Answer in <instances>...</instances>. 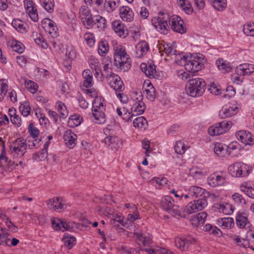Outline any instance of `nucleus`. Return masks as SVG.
<instances>
[{"label": "nucleus", "instance_id": "4d7b16f0", "mask_svg": "<svg viewBox=\"0 0 254 254\" xmlns=\"http://www.w3.org/2000/svg\"><path fill=\"white\" fill-rule=\"evenodd\" d=\"M84 39L89 46L92 47L94 45L95 39L92 33L90 32L86 33L84 35Z\"/></svg>", "mask_w": 254, "mask_h": 254}, {"label": "nucleus", "instance_id": "2eb2a0df", "mask_svg": "<svg viewBox=\"0 0 254 254\" xmlns=\"http://www.w3.org/2000/svg\"><path fill=\"white\" fill-rule=\"evenodd\" d=\"M120 15L123 20L130 22L133 19L134 13L132 10L127 6H123L120 8Z\"/></svg>", "mask_w": 254, "mask_h": 254}, {"label": "nucleus", "instance_id": "5701e85b", "mask_svg": "<svg viewBox=\"0 0 254 254\" xmlns=\"http://www.w3.org/2000/svg\"><path fill=\"white\" fill-rule=\"evenodd\" d=\"M52 224L53 228L58 231L60 230L64 232L68 230L70 228V226L65 222L58 218H54L52 220Z\"/></svg>", "mask_w": 254, "mask_h": 254}, {"label": "nucleus", "instance_id": "79ce46f5", "mask_svg": "<svg viewBox=\"0 0 254 254\" xmlns=\"http://www.w3.org/2000/svg\"><path fill=\"white\" fill-rule=\"evenodd\" d=\"M94 25L97 24L98 28L100 29H104L106 27L107 21L106 19L100 16L97 15L94 16Z\"/></svg>", "mask_w": 254, "mask_h": 254}, {"label": "nucleus", "instance_id": "58836bf2", "mask_svg": "<svg viewBox=\"0 0 254 254\" xmlns=\"http://www.w3.org/2000/svg\"><path fill=\"white\" fill-rule=\"evenodd\" d=\"M5 152L2 151L0 155V166L3 167L6 164L11 169H13L15 163L13 161L8 160V158L4 155Z\"/></svg>", "mask_w": 254, "mask_h": 254}, {"label": "nucleus", "instance_id": "3c124183", "mask_svg": "<svg viewBox=\"0 0 254 254\" xmlns=\"http://www.w3.org/2000/svg\"><path fill=\"white\" fill-rule=\"evenodd\" d=\"M63 241L65 246L71 249L75 244L76 239L72 236H66L64 237Z\"/></svg>", "mask_w": 254, "mask_h": 254}, {"label": "nucleus", "instance_id": "72a5a7b5", "mask_svg": "<svg viewBox=\"0 0 254 254\" xmlns=\"http://www.w3.org/2000/svg\"><path fill=\"white\" fill-rule=\"evenodd\" d=\"M231 238L234 243L240 247L246 248L249 247V243L240 236L235 235L232 236Z\"/></svg>", "mask_w": 254, "mask_h": 254}, {"label": "nucleus", "instance_id": "c85d7f7f", "mask_svg": "<svg viewBox=\"0 0 254 254\" xmlns=\"http://www.w3.org/2000/svg\"><path fill=\"white\" fill-rule=\"evenodd\" d=\"M149 50L148 44L145 42H141L138 43L136 46V53L137 56L141 58L144 55L146 54Z\"/></svg>", "mask_w": 254, "mask_h": 254}, {"label": "nucleus", "instance_id": "603ef678", "mask_svg": "<svg viewBox=\"0 0 254 254\" xmlns=\"http://www.w3.org/2000/svg\"><path fill=\"white\" fill-rule=\"evenodd\" d=\"M25 84L26 88L32 93L36 92L38 90V86L31 80H25Z\"/></svg>", "mask_w": 254, "mask_h": 254}, {"label": "nucleus", "instance_id": "ea45409f", "mask_svg": "<svg viewBox=\"0 0 254 254\" xmlns=\"http://www.w3.org/2000/svg\"><path fill=\"white\" fill-rule=\"evenodd\" d=\"M12 26L21 33L26 32L25 25L23 21L18 19H14L11 23Z\"/></svg>", "mask_w": 254, "mask_h": 254}, {"label": "nucleus", "instance_id": "a18cd8bd", "mask_svg": "<svg viewBox=\"0 0 254 254\" xmlns=\"http://www.w3.org/2000/svg\"><path fill=\"white\" fill-rule=\"evenodd\" d=\"M240 177L248 176L252 171V167L248 165L240 162Z\"/></svg>", "mask_w": 254, "mask_h": 254}, {"label": "nucleus", "instance_id": "ddd939ff", "mask_svg": "<svg viewBox=\"0 0 254 254\" xmlns=\"http://www.w3.org/2000/svg\"><path fill=\"white\" fill-rule=\"evenodd\" d=\"M24 5L30 18L34 22L38 20V15L35 3L32 0H25Z\"/></svg>", "mask_w": 254, "mask_h": 254}, {"label": "nucleus", "instance_id": "4c0bfd02", "mask_svg": "<svg viewBox=\"0 0 254 254\" xmlns=\"http://www.w3.org/2000/svg\"><path fill=\"white\" fill-rule=\"evenodd\" d=\"M220 226L223 228L230 229L234 226V221L232 218L225 217L218 220Z\"/></svg>", "mask_w": 254, "mask_h": 254}, {"label": "nucleus", "instance_id": "c03bdc74", "mask_svg": "<svg viewBox=\"0 0 254 254\" xmlns=\"http://www.w3.org/2000/svg\"><path fill=\"white\" fill-rule=\"evenodd\" d=\"M207 197L202 196L201 198L197 200H193V201L195 202L196 207L198 211L202 210L207 206L208 202L206 199Z\"/></svg>", "mask_w": 254, "mask_h": 254}, {"label": "nucleus", "instance_id": "1a4fd4ad", "mask_svg": "<svg viewBox=\"0 0 254 254\" xmlns=\"http://www.w3.org/2000/svg\"><path fill=\"white\" fill-rule=\"evenodd\" d=\"M27 144L23 138H18L10 145V150L14 156L20 157L26 152Z\"/></svg>", "mask_w": 254, "mask_h": 254}, {"label": "nucleus", "instance_id": "a878e982", "mask_svg": "<svg viewBox=\"0 0 254 254\" xmlns=\"http://www.w3.org/2000/svg\"><path fill=\"white\" fill-rule=\"evenodd\" d=\"M82 76L84 79L83 86L87 88L91 87L93 85V76L91 70L88 69L84 70L82 72Z\"/></svg>", "mask_w": 254, "mask_h": 254}, {"label": "nucleus", "instance_id": "f704fd0d", "mask_svg": "<svg viewBox=\"0 0 254 254\" xmlns=\"http://www.w3.org/2000/svg\"><path fill=\"white\" fill-rule=\"evenodd\" d=\"M240 162H236L228 168L229 174L233 177H240Z\"/></svg>", "mask_w": 254, "mask_h": 254}, {"label": "nucleus", "instance_id": "49530a36", "mask_svg": "<svg viewBox=\"0 0 254 254\" xmlns=\"http://www.w3.org/2000/svg\"><path fill=\"white\" fill-rule=\"evenodd\" d=\"M11 47L14 51L19 54L23 53L24 50V46L21 42L17 41H11Z\"/></svg>", "mask_w": 254, "mask_h": 254}, {"label": "nucleus", "instance_id": "2f4dec72", "mask_svg": "<svg viewBox=\"0 0 254 254\" xmlns=\"http://www.w3.org/2000/svg\"><path fill=\"white\" fill-rule=\"evenodd\" d=\"M236 114V109L232 107H223L219 111V116L222 119L230 117Z\"/></svg>", "mask_w": 254, "mask_h": 254}, {"label": "nucleus", "instance_id": "5fc2aeb1", "mask_svg": "<svg viewBox=\"0 0 254 254\" xmlns=\"http://www.w3.org/2000/svg\"><path fill=\"white\" fill-rule=\"evenodd\" d=\"M19 110L23 116H28L30 114V111L29 103L25 102L23 104H21L19 107Z\"/></svg>", "mask_w": 254, "mask_h": 254}, {"label": "nucleus", "instance_id": "cd10ccee", "mask_svg": "<svg viewBox=\"0 0 254 254\" xmlns=\"http://www.w3.org/2000/svg\"><path fill=\"white\" fill-rule=\"evenodd\" d=\"M216 64L219 69L223 73L229 72L232 68L231 64L222 59L216 61Z\"/></svg>", "mask_w": 254, "mask_h": 254}, {"label": "nucleus", "instance_id": "6e6552de", "mask_svg": "<svg viewBox=\"0 0 254 254\" xmlns=\"http://www.w3.org/2000/svg\"><path fill=\"white\" fill-rule=\"evenodd\" d=\"M232 126L231 121H223L208 128V133L211 136L218 135L228 131Z\"/></svg>", "mask_w": 254, "mask_h": 254}, {"label": "nucleus", "instance_id": "a19ab883", "mask_svg": "<svg viewBox=\"0 0 254 254\" xmlns=\"http://www.w3.org/2000/svg\"><path fill=\"white\" fill-rule=\"evenodd\" d=\"M58 111L60 114V117L63 119L66 118L68 114V112L64 104L61 101H58L57 103Z\"/></svg>", "mask_w": 254, "mask_h": 254}, {"label": "nucleus", "instance_id": "e2e57ef3", "mask_svg": "<svg viewBox=\"0 0 254 254\" xmlns=\"http://www.w3.org/2000/svg\"><path fill=\"white\" fill-rule=\"evenodd\" d=\"M226 92H228V93H223L222 95L223 97L225 98H230L232 96H234L236 93L234 88L231 86L227 87L226 89Z\"/></svg>", "mask_w": 254, "mask_h": 254}, {"label": "nucleus", "instance_id": "9b49d317", "mask_svg": "<svg viewBox=\"0 0 254 254\" xmlns=\"http://www.w3.org/2000/svg\"><path fill=\"white\" fill-rule=\"evenodd\" d=\"M81 21L85 27L91 29L94 25V17H92L91 10L87 7L82 8L80 10Z\"/></svg>", "mask_w": 254, "mask_h": 254}, {"label": "nucleus", "instance_id": "37998d69", "mask_svg": "<svg viewBox=\"0 0 254 254\" xmlns=\"http://www.w3.org/2000/svg\"><path fill=\"white\" fill-rule=\"evenodd\" d=\"M243 32L247 36H254V22H247L244 25Z\"/></svg>", "mask_w": 254, "mask_h": 254}, {"label": "nucleus", "instance_id": "0e129e2a", "mask_svg": "<svg viewBox=\"0 0 254 254\" xmlns=\"http://www.w3.org/2000/svg\"><path fill=\"white\" fill-rule=\"evenodd\" d=\"M142 148L145 149V154L147 156H149V153L151 152L150 150V142L148 140L144 139L142 142Z\"/></svg>", "mask_w": 254, "mask_h": 254}, {"label": "nucleus", "instance_id": "dca6fc26", "mask_svg": "<svg viewBox=\"0 0 254 254\" xmlns=\"http://www.w3.org/2000/svg\"><path fill=\"white\" fill-rule=\"evenodd\" d=\"M110 86L116 91V94L124 90V84L121 77L116 74L112 76V79L110 82Z\"/></svg>", "mask_w": 254, "mask_h": 254}, {"label": "nucleus", "instance_id": "aec40b11", "mask_svg": "<svg viewBox=\"0 0 254 254\" xmlns=\"http://www.w3.org/2000/svg\"><path fill=\"white\" fill-rule=\"evenodd\" d=\"M189 194L194 197L199 196L209 197V193L208 191L197 186L191 187L189 189Z\"/></svg>", "mask_w": 254, "mask_h": 254}, {"label": "nucleus", "instance_id": "423d86ee", "mask_svg": "<svg viewBox=\"0 0 254 254\" xmlns=\"http://www.w3.org/2000/svg\"><path fill=\"white\" fill-rule=\"evenodd\" d=\"M105 107L101 100H95L92 103V117L95 119V122L98 124H103L106 122L104 114Z\"/></svg>", "mask_w": 254, "mask_h": 254}, {"label": "nucleus", "instance_id": "f3484780", "mask_svg": "<svg viewBox=\"0 0 254 254\" xmlns=\"http://www.w3.org/2000/svg\"><path fill=\"white\" fill-rule=\"evenodd\" d=\"M77 135L71 130H67L64 135V139L66 145L69 148H73L76 145Z\"/></svg>", "mask_w": 254, "mask_h": 254}, {"label": "nucleus", "instance_id": "c9c22d12", "mask_svg": "<svg viewBox=\"0 0 254 254\" xmlns=\"http://www.w3.org/2000/svg\"><path fill=\"white\" fill-rule=\"evenodd\" d=\"M32 37L35 41V43L44 48L46 49L48 47V44L47 42L44 40L43 36L37 32H33L32 34Z\"/></svg>", "mask_w": 254, "mask_h": 254}, {"label": "nucleus", "instance_id": "bf43d9fd", "mask_svg": "<svg viewBox=\"0 0 254 254\" xmlns=\"http://www.w3.org/2000/svg\"><path fill=\"white\" fill-rule=\"evenodd\" d=\"M234 207L229 203H225L224 204L223 209L220 210V212L226 215H230L233 213Z\"/></svg>", "mask_w": 254, "mask_h": 254}, {"label": "nucleus", "instance_id": "864d4df0", "mask_svg": "<svg viewBox=\"0 0 254 254\" xmlns=\"http://www.w3.org/2000/svg\"><path fill=\"white\" fill-rule=\"evenodd\" d=\"M174 149L177 154H182L186 151V147L184 143L180 140L177 141L174 146Z\"/></svg>", "mask_w": 254, "mask_h": 254}, {"label": "nucleus", "instance_id": "69168bd1", "mask_svg": "<svg viewBox=\"0 0 254 254\" xmlns=\"http://www.w3.org/2000/svg\"><path fill=\"white\" fill-rule=\"evenodd\" d=\"M207 183L212 187H216L218 186L215 175H211L208 177Z\"/></svg>", "mask_w": 254, "mask_h": 254}, {"label": "nucleus", "instance_id": "338daca9", "mask_svg": "<svg viewBox=\"0 0 254 254\" xmlns=\"http://www.w3.org/2000/svg\"><path fill=\"white\" fill-rule=\"evenodd\" d=\"M207 213L204 212H202L198 213L196 215V218L198 220L199 224H203L204 223L206 218L207 217Z\"/></svg>", "mask_w": 254, "mask_h": 254}, {"label": "nucleus", "instance_id": "20e7f679", "mask_svg": "<svg viewBox=\"0 0 254 254\" xmlns=\"http://www.w3.org/2000/svg\"><path fill=\"white\" fill-rule=\"evenodd\" d=\"M160 207L169 214L175 217H185L184 214H182L179 207L174 204V200L170 196H165L162 197L160 202Z\"/></svg>", "mask_w": 254, "mask_h": 254}, {"label": "nucleus", "instance_id": "a211bd4d", "mask_svg": "<svg viewBox=\"0 0 254 254\" xmlns=\"http://www.w3.org/2000/svg\"><path fill=\"white\" fill-rule=\"evenodd\" d=\"M47 203L49 209L54 210L64 209L65 206V204L63 203L62 199L59 197L48 199Z\"/></svg>", "mask_w": 254, "mask_h": 254}, {"label": "nucleus", "instance_id": "f257e3e1", "mask_svg": "<svg viewBox=\"0 0 254 254\" xmlns=\"http://www.w3.org/2000/svg\"><path fill=\"white\" fill-rule=\"evenodd\" d=\"M151 22L157 31L164 34L168 33L170 27L173 31L181 34L185 33L186 31L184 26V21L180 17L176 15L170 17L166 12H159L157 17L152 19Z\"/></svg>", "mask_w": 254, "mask_h": 254}, {"label": "nucleus", "instance_id": "e433bc0d", "mask_svg": "<svg viewBox=\"0 0 254 254\" xmlns=\"http://www.w3.org/2000/svg\"><path fill=\"white\" fill-rule=\"evenodd\" d=\"M133 124L135 127L143 129H145L148 126L146 119L142 116L135 118L133 121Z\"/></svg>", "mask_w": 254, "mask_h": 254}, {"label": "nucleus", "instance_id": "7ed1b4c3", "mask_svg": "<svg viewBox=\"0 0 254 254\" xmlns=\"http://www.w3.org/2000/svg\"><path fill=\"white\" fill-rule=\"evenodd\" d=\"M206 87V83L203 79L196 77L189 80L187 92L190 96L196 97L201 96Z\"/></svg>", "mask_w": 254, "mask_h": 254}, {"label": "nucleus", "instance_id": "052dcab7", "mask_svg": "<svg viewBox=\"0 0 254 254\" xmlns=\"http://www.w3.org/2000/svg\"><path fill=\"white\" fill-rule=\"evenodd\" d=\"M163 48V51L167 55H175L177 53V51L169 44L164 45Z\"/></svg>", "mask_w": 254, "mask_h": 254}, {"label": "nucleus", "instance_id": "393cba45", "mask_svg": "<svg viewBox=\"0 0 254 254\" xmlns=\"http://www.w3.org/2000/svg\"><path fill=\"white\" fill-rule=\"evenodd\" d=\"M140 69L150 78L155 77L156 70L153 65H147L145 63H142L140 64Z\"/></svg>", "mask_w": 254, "mask_h": 254}, {"label": "nucleus", "instance_id": "de8ad7c7", "mask_svg": "<svg viewBox=\"0 0 254 254\" xmlns=\"http://www.w3.org/2000/svg\"><path fill=\"white\" fill-rule=\"evenodd\" d=\"M175 61L177 64L180 65L181 66H184L186 64L187 62V60L189 57L186 56L182 54H178L176 53V55H175Z\"/></svg>", "mask_w": 254, "mask_h": 254}, {"label": "nucleus", "instance_id": "8fccbe9b", "mask_svg": "<svg viewBox=\"0 0 254 254\" xmlns=\"http://www.w3.org/2000/svg\"><path fill=\"white\" fill-rule=\"evenodd\" d=\"M195 202L191 201L189 202L185 207L184 212L190 214L197 212Z\"/></svg>", "mask_w": 254, "mask_h": 254}, {"label": "nucleus", "instance_id": "39448f33", "mask_svg": "<svg viewBox=\"0 0 254 254\" xmlns=\"http://www.w3.org/2000/svg\"><path fill=\"white\" fill-rule=\"evenodd\" d=\"M104 133L106 135L103 141L112 150H118L122 145V140L118 136L115 135L114 130L109 127L104 129Z\"/></svg>", "mask_w": 254, "mask_h": 254}, {"label": "nucleus", "instance_id": "4468645a", "mask_svg": "<svg viewBox=\"0 0 254 254\" xmlns=\"http://www.w3.org/2000/svg\"><path fill=\"white\" fill-rule=\"evenodd\" d=\"M253 72L254 65L248 63L241 64L235 69V72L238 75H249Z\"/></svg>", "mask_w": 254, "mask_h": 254}, {"label": "nucleus", "instance_id": "680f3d73", "mask_svg": "<svg viewBox=\"0 0 254 254\" xmlns=\"http://www.w3.org/2000/svg\"><path fill=\"white\" fill-rule=\"evenodd\" d=\"M29 132L30 135L33 136L34 138L38 136L39 131V130L35 127L32 124H30L29 125Z\"/></svg>", "mask_w": 254, "mask_h": 254}, {"label": "nucleus", "instance_id": "f8f14e48", "mask_svg": "<svg viewBox=\"0 0 254 254\" xmlns=\"http://www.w3.org/2000/svg\"><path fill=\"white\" fill-rule=\"evenodd\" d=\"M237 139L242 143L248 145L254 144V136L247 130H239L236 133Z\"/></svg>", "mask_w": 254, "mask_h": 254}, {"label": "nucleus", "instance_id": "4be33fe9", "mask_svg": "<svg viewBox=\"0 0 254 254\" xmlns=\"http://www.w3.org/2000/svg\"><path fill=\"white\" fill-rule=\"evenodd\" d=\"M112 26L115 32L118 34L120 37L124 38L127 35V31L126 27L119 21H114Z\"/></svg>", "mask_w": 254, "mask_h": 254}, {"label": "nucleus", "instance_id": "774afa93", "mask_svg": "<svg viewBox=\"0 0 254 254\" xmlns=\"http://www.w3.org/2000/svg\"><path fill=\"white\" fill-rule=\"evenodd\" d=\"M209 91L211 93L215 95H219L222 94L220 89L214 83L211 84V86L209 88Z\"/></svg>", "mask_w": 254, "mask_h": 254}, {"label": "nucleus", "instance_id": "b1692460", "mask_svg": "<svg viewBox=\"0 0 254 254\" xmlns=\"http://www.w3.org/2000/svg\"><path fill=\"white\" fill-rule=\"evenodd\" d=\"M236 223L237 226L240 229L247 227L251 230V224L248 221L247 217L242 214H238L236 215Z\"/></svg>", "mask_w": 254, "mask_h": 254}, {"label": "nucleus", "instance_id": "bb28decb", "mask_svg": "<svg viewBox=\"0 0 254 254\" xmlns=\"http://www.w3.org/2000/svg\"><path fill=\"white\" fill-rule=\"evenodd\" d=\"M120 4V0H105L104 7L108 12H112L118 7Z\"/></svg>", "mask_w": 254, "mask_h": 254}, {"label": "nucleus", "instance_id": "c756f323", "mask_svg": "<svg viewBox=\"0 0 254 254\" xmlns=\"http://www.w3.org/2000/svg\"><path fill=\"white\" fill-rule=\"evenodd\" d=\"M137 240L142 243L144 246L149 245L152 243V238L149 234H145L142 233H135Z\"/></svg>", "mask_w": 254, "mask_h": 254}, {"label": "nucleus", "instance_id": "6e6d98bb", "mask_svg": "<svg viewBox=\"0 0 254 254\" xmlns=\"http://www.w3.org/2000/svg\"><path fill=\"white\" fill-rule=\"evenodd\" d=\"M109 47L106 42H100L98 45V53L104 56L108 51Z\"/></svg>", "mask_w": 254, "mask_h": 254}, {"label": "nucleus", "instance_id": "9d476101", "mask_svg": "<svg viewBox=\"0 0 254 254\" xmlns=\"http://www.w3.org/2000/svg\"><path fill=\"white\" fill-rule=\"evenodd\" d=\"M134 93L136 96L138 97H133L135 102L133 104L131 108V112L133 116H137L141 115L143 113L145 109V105L143 100V95L141 92H134Z\"/></svg>", "mask_w": 254, "mask_h": 254}, {"label": "nucleus", "instance_id": "473e14b6", "mask_svg": "<svg viewBox=\"0 0 254 254\" xmlns=\"http://www.w3.org/2000/svg\"><path fill=\"white\" fill-rule=\"evenodd\" d=\"M177 3L187 14H190L192 12L193 9L189 0H177Z\"/></svg>", "mask_w": 254, "mask_h": 254}, {"label": "nucleus", "instance_id": "13d9d810", "mask_svg": "<svg viewBox=\"0 0 254 254\" xmlns=\"http://www.w3.org/2000/svg\"><path fill=\"white\" fill-rule=\"evenodd\" d=\"M233 199L235 203L239 205H244L246 204V200L242 195L238 193H235L232 195Z\"/></svg>", "mask_w": 254, "mask_h": 254}, {"label": "nucleus", "instance_id": "0eeeda50", "mask_svg": "<svg viewBox=\"0 0 254 254\" xmlns=\"http://www.w3.org/2000/svg\"><path fill=\"white\" fill-rule=\"evenodd\" d=\"M202 55H197L196 57H189L188 61L185 64L184 67L187 71L190 72H196L201 70L203 67L202 62L203 58Z\"/></svg>", "mask_w": 254, "mask_h": 254}, {"label": "nucleus", "instance_id": "6ab92c4d", "mask_svg": "<svg viewBox=\"0 0 254 254\" xmlns=\"http://www.w3.org/2000/svg\"><path fill=\"white\" fill-rule=\"evenodd\" d=\"M214 151L215 154L220 157H225L230 154L227 145L219 142H216L214 144Z\"/></svg>", "mask_w": 254, "mask_h": 254}, {"label": "nucleus", "instance_id": "f03ea898", "mask_svg": "<svg viewBox=\"0 0 254 254\" xmlns=\"http://www.w3.org/2000/svg\"><path fill=\"white\" fill-rule=\"evenodd\" d=\"M114 65L123 71L128 70L130 67V60L125 48L122 46L116 48L114 53Z\"/></svg>", "mask_w": 254, "mask_h": 254}, {"label": "nucleus", "instance_id": "412c9836", "mask_svg": "<svg viewBox=\"0 0 254 254\" xmlns=\"http://www.w3.org/2000/svg\"><path fill=\"white\" fill-rule=\"evenodd\" d=\"M195 241L194 239H188L182 238H177L175 240L176 246L181 251H186L188 249L190 244Z\"/></svg>", "mask_w": 254, "mask_h": 254}, {"label": "nucleus", "instance_id": "09e8293b", "mask_svg": "<svg viewBox=\"0 0 254 254\" xmlns=\"http://www.w3.org/2000/svg\"><path fill=\"white\" fill-rule=\"evenodd\" d=\"M148 87H149L148 89H145V92L146 94V98L151 101H153L156 97L155 89L154 87H153V86L151 85H148Z\"/></svg>", "mask_w": 254, "mask_h": 254}, {"label": "nucleus", "instance_id": "7c9ffc66", "mask_svg": "<svg viewBox=\"0 0 254 254\" xmlns=\"http://www.w3.org/2000/svg\"><path fill=\"white\" fill-rule=\"evenodd\" d=\"M213 7L218 10L223 11L227 7L226 0H208Z\"/></svg>", "mask_w": 254, "mask_h": 254}]
</instances>
